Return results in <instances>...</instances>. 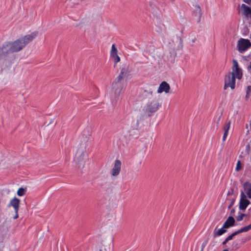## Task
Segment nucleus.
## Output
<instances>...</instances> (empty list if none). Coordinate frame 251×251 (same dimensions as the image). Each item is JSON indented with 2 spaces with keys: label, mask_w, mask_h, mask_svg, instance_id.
I'll return each mask as SVG.
<instances>
[{
  "label": "nucleus",
  "mask_w": 251,
  "mask_h": 251,
  "mask_svg": "<svg viewBox=\"0 0 251 251\" xmlns=\"http://www.w3.org/2000/svg\"><path fill=\"white\" fill-rule=\"evenodd\" d=\"M38 35L35 31L30 34L19 38L14 42L5 43L0 48V55L6 56L10 53L21 50L26 45L31 42Z\"/></svg>",
  "instance_id": "f257e3e1"
},
{
  "label": "nucleus",
  "mask_w": 251,
  "mask_h": 251,
  "mask_svg": "<svg viewBox=\"0 0 251 251\" xmlns=\"http://www.w3.org/2000/svg\"><path fill=\"white\" fill-rule=\"evenodd\" d=\"M129 67L124 65L121 69L119 75L115 78L112 85L111 99L116 101L119 99L124 87V79L130 75Z\"/></svg>",
  "instance_id": "f03ea898"
},
{
  "label": "nucleus",
  "mask_w": 251,
  "mask_h": 251,
  "mask_svg": "<svg viewBox=\"0 0 251 251\" xmlns=\"http://www.w3.org/2000/svg\"><path fill=\"white\" fill-rule=\"evenodd\" d=\"M232 62V72L228 73L225 76V89L228 87L234 89L235 86V78L240 79L242 77V70L239 68L237 61L234 59Z\"/></svg>",
  "instance_id": "7ed1b4c3"
},
{
  "label": "nucleus",
  "mask_w": 251,
  "mask_h": 251,
  "mask_svg": "<svg viewBox=\"0 0 251 251\" xmlns=\"http://www.w3.org/2000/svg\"><path fill=\"white\" fill-rule=\"evenodd\" d=\"M87 153L86 151V145L85 144L80 145V147L78 149L75 160L77 163L78 167H83L86 161L87 160Z\"/></svg>",
  "instance_id": "20e7f679"
},
{
  "label": "nucleus",
  "mask_w": 251,
  "mask_h": 251,
  "mask_svg": "<svg viewBox=\"0 0 251 251\" xmlns=\"http://www.w3.org/2000/svg\"><path fill=\"white\" fill-rule=\"evenodd\" d=\"M251 47V43L248 39L240 38L237 43V48L238 51L242 53Z\"/></svg>",
  "instance_id": "39448f33"
},
{
  "label": "nucleus",
  "mask_w": 251,
  "mask_h": 251,
  "mask_svg": "<svg viewBox=\"0 0 251 251\" xmlns=\"http://www.w3.org/2000/svg\"><path fill=\"white\" fill-rule=\"evenodd\" d=\"M160 106V104L157 101L153 100L149 102L145 106V109L146 112L153 113L156 112Z\"/></svg>",
  "instance_id": "423d86ee"
},
{
  "label": "nucleus",
  "mask_w": 251,
  "mask_h": 251,
  "mask_svg": "<svg viewBox=\"0 0 251 251\" xmlns=\"http://www.w3.org/2000/svg\"><path fill=\"white\" fill-rule=\"evenodd\" d=\"M248 198L243 193H241V198L239 202V209L241 210L245 211L247 206L251 203Z\"/></svg>",
  "instance_id": "0eeeda50"
},
{
  "label": "nucleus",
  "mask_w": 251,
  "mask_h": 251,
  "mask_svg": "<svg viewBox=\"0 0 251 251\" xmlns=\"http://www.w3.org/2000/svg\"><path fill=\"white\" fill-rule=\"evenodd\" d=\"M20 202V200L19 199L14 197L10 201L8 206L13 207L15 212H18L19 210Z\"/></svg>",
  "instance_id": "6e6552de"
},
{
  "label": "nucleus",
  "mask_w": 251,
  "mask_h": 251,
  "mask_svg": "<svg viewBox=\"0 0 251 251\" xmlns=\"http://www.w3.org/2000/svg\"><path fill=\"white\" fill-rule=\"evenodd\" d=\"M121 162L119 160H116L115 161L114 165L111 170V175L112 176H117L121 171Z\"/></svg>",
  "instance_id": "1a4fd4ad"
},
{
  "label": "nucleus",
  "mask_w": 251,
  "mask_h": 251,
  "mask_svg": "<svg viewBox=\"0 0 251 251\" xmlns=\"http://www.w3.org/2000/svg\"><path fill=\"white\" fill-rule=\"evenodd\" d=\"M244 191H242L241 193L247 196L249 199H251V183L249 182H246L243 184Z\"/></svg>",
  "instance_id": "9d476101"
},
{
  "label": "nucleus",
  "mask_w": 251,
  "mask_h": 251,
  "mask_svg": "<svg viewBox=\"0 0 251 251\" xmlns=\"http://www.w3.org/2000/svg\"><path fill=\"white\" fill-rule=\"evenodd\" d=\"M240 12L246 18H251V8L245 4H242L241 6Z\"/></svg>",
  "instance_id": "9b49d317"
},
{
  "label": "nucleus",
  "mask_w": 251,
  "mask_h": 251,
  "mask_svg": "<svg viewBox=\"0 0 251 251\" xmlns=\"http://www.w3.org/2000/svg\"><path fill=\"white\" fill-rule=\"evenodd\" d=\"M117 49L114 44H113L111 47L110 51V56L114 60L115 63H117L120 61V57L117 54Z\"/></svg>",
  "instance_id": "f8f14e48"
},
{
  "label": "nucleus",
  "mask_w": 251,
  "mask_h": 251,
  "mask_svg": "<svg viewBox=\"0 0 251 251\" xmlns=\"http://www.w3.org/2000/svg\"><path fill=\"white\" fill-rule=\"evenodd\" d=\"M169 84L165 81H163L159 85L157 90L158 93H161L163 92L167 93L169 92L170 90Z\"/></svg>",
  "instance_id": "ddd939ff"
},
{
  "label": "nucleus",
  "mask_w": 251,
  "mask_h": 251,
  "mask_svg": "<svg viewBox=\"0 0 251 251\" xmlns=\"http://www.w3.org/2000/svg\"><path fill=\"white\" fill-rule=\"evenodd\" d=\"M202 16L201 9L199 6L196 5L195 6V11L193 12V16L194 20L198 23L201 21V18Z\"/></svg>",
  "instance_id": "4468645a"
},
{
  "label": "nucleus",
  "mask_w": 251,
  "mask_h": 251,
  "mask_svg": "<svg viewBox=\"0 0 251 251\" xmlns=\"http://www.w3.org/2000/svg\"><path fill=\"white\" fill-rule=\"evenodd\" d=\"M235 219L232 216H229L223 225L224 228H228L233 226L235 224Z\"/></svg>",
  "instance_id": "2eb2a0df"
},
{
  "label": "nucleus",
  "mask_w": 251,
  "mask_h": 251,
  "mask_svg": "<svg viewBox=\"0 0 251 251\" xmlns=\"http://www.w3.org/2000/svg\"><path fill=\"white\" fill-rule=\"evenodd\" d=\"M230 124L231 122L230 121H229L225 124L224 126V133L223 137V141H225L226 138V137L228 133V130L230 126Z\"/></svg>",
  "instance_id": "dca6fc26"
},
{
  "label": "nucleus",
  "mask_w": 251,
  "mask_h": 251,
  "mask_svg": "<svg viewBox=\"0 0 251 251\" xmlns=\"http://www.w3.org/2000/svg\"><path fill=\"white\" fill-rule=\"evenodd\" d=\"M225 228H224V227L223 226L221 228L218 229L217 230H215L214 231V235L215 236H219L222 235L226 231Z\"/></svg>",
  "instance_id": "f3484780"
},
{
  "label": "nucleus",
  "mask_w": 251,
  "mask_h": 251,
  "mask_svg": "<svg viewBox=\"0 0 251 251\" xmlns=\"http://www.w3.org/2000/svg\"><path fill=\"white\" fill-rule=\"evenodd\" d=\"M251 229V224L241 228V229H239L238 231L239 233H241L242 232H247L249 230H250Z\"/></svg>",
  "instance_id": "a211bd4d"
},
{
  "label": "nucleus",
  "mask_w": 251,
  "mask_h": 251,
  "mask_svg": "<svg viewBox=\"0 0 251 251\" xmlns=\"http://www.w3.org/2000/svg\"><path fill=\"white\" fill-rule=\"evenodd\" d=\"M26 190V188H20L18 190L17 195L19 196H23V195H24L25 194Z\"/></svg>",
  "instance_id": "6ab92c4d"
},
{
  "label": "nucleus",
  "mask_w": 251,
  "mask_h": 251,
  "mask_svg": "<svg viewBox=\"0 0 251 251\" xmlns=\"http://www.w3.org/2000/svg\"><path fill=\"white\" fill-rule=\"evenodd\" d=\"M177 42H178V46L177 48H176V50H181L182 48V40L180 38H177Z\"/></svg>",
  "instance_id": "aec40b11"
},
{
  "label": "nucleus",
  "mask_w": 251,
  "mask_h": 251,
  "mask_svg": "<svg viewBox=\"0 0 251 251\" xmlns=\"http://www.w3.org/2000/svg\"><path fill=\"white\" fill-rule=\"evenodd\" d=\"M239 234V233L238 232V231H235L234 232H233L232 234H231L230 235L228 236L226 239H227L228 241H229L231 239H232L233 237L235 236H236V235Z\"/></svg>",
  "instance_id": "412c9836"
},
{
  "label": "nucleus",
  "mask_w": 251,
  "mask_h": 251,
  "mask_svg": "<svg viewBox=\"0 0 251 251\" xmlns=\"http://www.w3.org/2000/svg\"><path fill=\"white\" fill-rule=\"evenodd\" d=\"M245 216H246V214H241L240 215L237 217L236 220L237 221H241L242 220H243V218Z\"/></svg>",
  "instance_id": "4be33fe9"
},
{
  "label": "nucleus",
  "mask_w": 251,
  "mask_h": 251,
  "mask_svg": "<svg viewBox=\"0 0 251 251\" xmlns=\"http://www.w3.org/2000/svg\"><path fill=\"white\" fill-rule=\"evenodd\" d=\"M251 92V86H248L246 90V98H248L250 93Z\"/></svg>",
  "instance_id": "5701e85b"
},
{
  "label": "nucleus",
  "mask_w": 251,
  "mask_h": 251,
  "mask_svg": "<svg viewBox=\"0 0 251 251\" xmlns=\"http://www.w3.org/2000/svg\"><path fill=\"white\" fill-rule=\"evenodd\" d=\"M241 169V162L240 161H238L237 163V166L236 167V171H238Z\"/></svg>",
  "instance_id": "b1692460"
},
{
  "label": "nucleus",
  "mask_w": 251,
  "mask_h": 251,
  "mask_svg": "<svg viewBox=\"0 0 251 251\" xmlns=\"http://www.w3.org/2000/svg\"><path fill=\"white\" fill-rule=\"evenodd\" d=\"M138 127H139L138 120H137V122H136V125L134 126L133 128V129H138Z\"/></svg>",
  "instance_id": "393cba45"
},
{
  "label": "nucleus",
  "mask_w": 251,
  "mask_h": 251,
  "mask_svg": "<svg viewBox=\"0 0 251 251\" xmlns=\"http://www.w3.org/2000/svg\"><path fill=\"white\" fill-rule=\"evenodd\" d=\"M15 215L14 216V217H13V218L14 219H16L17 218H18L19 217V215H18V212H15Z\"/></svg>",
  "instance_id": "a878e982"
},
{
  "label": "nucleus",
  "mask_w": 251,
  "mask_h": 251,
  "mask_svg": "<svg viewBox=\"0 0 251 251\" xmlns=\"http://www.w3.org/2000/svg\"><path fill=\"white\" fill-rule=\"evenodd\" d=\"M245 3L247 4L251 3V0H243Z\"/></svg>",
  "instance_id": "bb28decb"
},
{
  "label": "nucleus",
  "mask_w": 251,
  "mask_h": 251,
  "mask_svg": "<svg viewBox=\"0 0 251 251\" xmlns=\"http://www.w3.org/2000/svg\"><path fill=\"white\" fill-rule=\"evenodd\" d=\"M233 203H234V201H232L231 202L230 204L228 205V208H230L233 205Z\"/></svg>",
  "instance_id": "cd10ccee"
},
{
  "label": "nucleus",
  "mask_w": 251,
  "mask_h": 251,
  "mask_svg": "<svg viewBox=\"0 0 251 251\" xmlns=\"http://www.w3.org/2000/svg\"><path fill=\"white\" fill-rule=\"evenodd\" d=\"M228 242V241L227 240V239L226 238L225 241L223 242V245H225L226 244L227 242Z\"/></svg>",
  "instance_id": "c85d7f7f"
},
{
  "label": "nucleus",
  "mask_w": 251,
  "mask_h": 251,
  "mask_svg": "<svg viewBox=\"0 0 251 251\" xmlns=\"http://www.w3.org/2000/svg\"><path fill=\"white\" fill-rule=\"evenodd\" d=\"M248 69H250V74H251V62H250V66L248 67Z\"/></svg>",
  "instance_id": "c756f323"
},
{
  "label": "nucleus",
  "mask_w": 251,
  "mask_h": 251,
  "mask_svg": "<svg viewBox=\"0 0 251 251\" xmlns=\"http://www.w3.org/2000/svg\"><path fill=\"white\" fill-rule=\"evenodd\" d=\"M234 211H235L234 209H231V211H230V214H233V213H234Z\"/></svg>",
  "instance_id": "7c9ffc66"
},
{
  "label": "nucleus",
  "mask_w": 251,
  "mask_h": 251,
  "mask_svg": "<svg viewBox=\"0 0 251 251\" xmlns=\"http://www.w3.org/2000/svg\"><path fill=\"white\" fill-rule=\"evenodd\" d=\"M220 120V117L219 118L218 120L219 121Z\"/></svg>",
  "instance_id": "2f4dec72"
},
{
  "label": "nucleus",
  "mask_w": 251,
  "mask_h": 251,
  "mask_svg": "<svg viewBox=\"0 0 251 251\" xmlns=\"http://www.w3.org/2000/svg\"><path fill=\"white\" fill-rule=\"evenodd\" d=\"M99 251H102V250H100Z\"/></svg>",
  "instance_id": "473e14b6"
},
{
  "label": "nucleus",
  "mask_w": 251,
  "mask_h": 251,
  "mask_svg": "<svg viewBox=\"0 0 251 251\" xmlns=\"http://www.w3.org/2000/svg\"><path fill=\"white\" fill-rule=\"evenodd\" d=\"M201 251H202V248L201 249Z\"/></svg>",
  "instance_id": "72a5a7b5"
}]
</instances>
